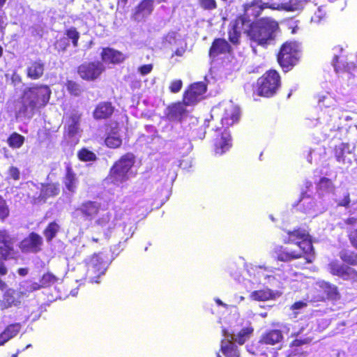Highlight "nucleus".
Listing matches in <instances>:
<instances>
[{
	"mask_svg": "<svg viewBox=\"0 0 357 357\" xmlns=\"http://www.w3.org/2000/svg\"><path fill=\"white\" fill-rule=\"evenodd\" d=\"M52 90L47 84H33L26 88L20 97L21 106L17 111L18 116L31 117L36 111L45 107L50 102Z\"/></svg>",
	"mask_w": 357,
	"mask_h": 357,
	"instance_id": "1",
	"label": "nucleus"
},
{
	"mask_svg": "<svg viewBox=\"0 0 357 357\" xmlns=\"http://www.w3.org/2000/svg\"><path fill=\"white\" fill-rule=\"evenodd\" d=\"M279 29L276 20L271 17H263L254 20L253 26L247 31V37L251 44L267 48L275 43Z\"/></svg>",
	"mask_w": 357,
	"mask_h": 357,
	"instance_id": "2",
	"label": "nucleus"
},
{
	"mask_svg": "<svg viewBox=\"0 0 357 357\" xmlns=\"http://www.w3.org/2000/svg\"><path fill=\"white\" fill-rule=\"evenodd\" d=\"M15 238L6 230H0V289L6 287V282L2 280L8 273L6 261L17 259V251L14 247Z\"/></svg>",
	"mask_w": 357,
	"mask_h": 357,
	"instance_id": "3",
	"label": "nucleus"
},
{
	"mask_svg": "<svg viewBox=\"0 0 357 357\" xmlns=\"http://www.w3.org/2000/svg\"><path fill=\"white\" fill-rule=\"evenodd\" d=\"M282 86V77L275 69L266 70L256 82L254 93L260 97L266 98L275 96Z\"/></svg>",
	"mask_w": 357,
	"mask_h": 357,
	"instance_id": "4",
	"label": "nucleus"
},
{
	"mask_svg": "<svg viewBox=\"0 0 357 357\" xmlns=\"http://www.w3.org/2000/svg\"><path fill=\"white\" fill-rule=\"evenodd\" d=\"M301 54L299 43L294 40H288L280 45L276 54L277 62L282 70L287 73L299 63Z\"/></svg>",
	"mask_w": 357,
	"mask_h": 357,
	"instance_id": "5",
	"label": "nucleus"
},
{
	"mask_svg": "<svg viewBox=\"0 0 357 357\" xmlns=\"http://www.w3.org/2000/svg\"><path fill=\"white\" fill-rule=\"evenodd\" d=\"M286 233L287 236L284 239V243L296 245L301 251L306 255L305 259L307 262L311 263L312 261V257L314 255V248L312 236L309 232L298 227L292 230H287Z\"/></svg>",
	"mask_w": 357,
	"mask_h": 357,
	"instance_id": "6",
	"label": "nucleus"
},
{
	"mask_svg": "<svg viewBox=\"0 0 357 357\" xmlns=\"http://www.w3.org/2000/svg\"><path fill=\"white\" fill-rule=\"evenodd\" d=\"M252 21L247 13L237 15L229 24L227 31L228 39L233 46L238 47L241 43L242 32L247 36V31L253 26Z\"/></svg>",
	"mask_w": 357,
	"mask_h": 357,
	"instance_id": "7",
	"label": "nucleus"
},
{
	"mask_svg": "<svg viewBox=\"0 0 357 357\" xmlns=\"http://www.w3.org/2000/svg\"><path fill=\"white\" fill-rule=\"evenodd\" d=\"M86 278L92 283H98L105 274L107 263L102 253H94L85 260Z\"/></svg>",
	"mask_w": 357,
	"mask_h": 357,
	"instance_id": "8",
	"label": "nucleus"
},
{
	"mask_svg": "<svg viewBox=\"0 0 357 357\" xmlns=\"http://www.w3.org/2000/svg\"><path fill=\"white\" fill-rule=\"evenodd\" d=\"M105 67L100 61H85L77 67V74L80 78L87 82H93L101 76Z\"/></svg>",
	"mask_w": 357,
	"mask_h": 357,
	"instance_id": "9",
	"label": "nucleus"
},
{
	"mask_svg": "<svg viewBox=\"0 0 357 357\" xmlns=\"http://www.w3.org/2000/svg\"><path fill=\"white\" fill-rule=\"evenodd\" d=\"M213 130V151L216 155L227 152L232 146L230 132L226 128L215 126Z\"/></svg>",
	"mask_w": 357,
	"mask_h": 357,
	"instance_id": "10",
	"label": "nucleus"
},
{
	"mask_svg": "<svg viewBox=\"0 0 357 357\" xmlns=\"http://www.w3.org/2000/svg\"><path fill=\"white\" fill-rule=\"evenodd\" d=\"M8 285L3 289L0 298V310L3 311L11 307H18L23 302L24 298H26V291H17L13 288H8Z\"/></svg>",
	"mask_w": 357,
	"mask_h": 357,
	"instance_id": "11",
	"label": "nucleus"
},
{
	"mask_svg": "<svg viewBox=\"0 0 357 357\" xmlns=\"http://www.w3.org/2000/svg\"><path fill=\"white\" fill-rule=\"evenodd\" d=\"M207 85L203 82H197L190 84L183 94V103L185 106L196 105L204 98Z\"/></svg>",
	"mask_w": 357,
	"mask_h": 357,
	"instance_id": "12",
	"label": "nucleus"
},
{
	"mask_svg": "<svg viewBox=\"0 0 357 357\" xmlns=\"http://www.w3.org/2000/svg\"><path fill=\"white\" fill-rule=\"evenodd\" d=\"M313 300L317 302H325L326 301H337L340 298V294L336 285L326 281H321L317 283Z\"/></svg>",
	"mask_w": 357,
	"mask_h": 357,
	"instance_id": "13",
	"label": "nucleus"
},
{
	"mask_svg": "<svg viewBox=\"0 0 357 357\" xmlns=\"http://www.w3.org/2000/svg\"><path fill=\"white\" fill-rule=\"evenodd\" d=\"M328 268L331 275L349 281L351 284L357 283V270L353 267L333 261L328 264Z\"/></svg>",
	"mask_w": 357,
	"mask_h": 357,
	"instance_id": "14",
	"label": "nucleus"
},
{
	"mask_svg": "<svg viewBox=\"0 0 357 357\" xmlns=\"http://www.w3.org/2000/svg\"><path fill=\"white\" fill-rule=\"evenodd\" d=\"M304 331L305 328L302 327L298 331L292 332L290 335V337L292 338V340L290 342L289 347L291 353L294 355H306L307 352L303 351L301 348L303 346L310 345L313 340L312 337L303 333Z\"/></svg>",
	"mask_w": 357,
	"mask_h": 357,
	"instance_id": "15",
	"label": "nucleus"
},
{
	"mask_svg": "<svg viewBox=\"0 0 357 357\" xmlns=\"http://www.w3.org/2000/svg\"><path fill=\"white\" fill-rule=\"evenodd\" d=\"M43 244L42 237L33 231L20 241L19 248L24 253H38L42 250Z\"/></svg>",
	"mask_w": 357,
	"mask_h": 357,
	"instance_id": "16",
	"label": "nucleus"
},
{
	"mask_svg": "<svg viewBox=\"0 0 357 357\" xmlns=\"http://www.w3.org/2000/svg\"><path fill=\"white\" fill-rule=\"evenodd\" d=\"M229 40L224 38H215L211 43L208 50L210 58L215 59L220 55L231 54L234 50Z\"/></svg>",
	"mask_w": 357,
	"mask_h": 357,
	"instance_id": "17",
	"label": "nucleus"
},
{
	"mask_svg": "<svg viewBox=\"0 0 357 357\" xmlns=\"http://www.w3.org/2000/svg\"><path fill=\"white\" fill-rule=\"evenodd\" d=\"M241 116L240 109L238 106L229 103L224 106L223 115L221 118V126L219 128H228L238 122Z\"/></svg>",
	"mask_w": 357,
	"mask_h": 357,
	"instance_id": "18",
	"label": "nucleus"
},
{
	"mask_svg": "<svg viewBox=\"0 0 357 357\" xmlns=\"http://www.w3.org/2000/svg\"><path fill=\"white\" fill-rule=\"evenodd\" d=\"M100 205L96 202L87 201L75 208L74 215L75 217L83 218L84 220L91 221L95 218L100 211Z\"/></svg>",
	"mask_w": 357,
	"mask_h": 357,
	"instance_id": "19",
	"label": "nucleus"
},
{
	"mask_svg": "<svg viewBox=\"0 0 357 357\" xmlns=\"http://www.w3.org/2000/svg\"><path fill=\"white\" fill-rule=\"evenodd\" d=\"M244 13H247L255 18L259 17L263 10L266 8L274 10L276 8L269 3L264 2L263 0H252L243 6Z\"/></svg>",
	"mask_w": 357,
	"mask_h": 357,
	"instance_id": "20",
	"label": "nucleus"
},
{
	"mask_svg": "<svg viewBox=\"0 0 357 357\" xmlns=\"http://www.w3.org/2000/svg\"><path fill=\"white\" fill-rule=\"evenodd\" d=\"M115 111V107L110 101H101L98 103L92 112L94 119L97 121L110 119Z\"/></svg>",
	"mask_w": 357,
	"mask_h": 357,
	"instance_id": "21",
	"label": "nucleus"
},
{
	"mask_svg": "<svg viewBox=\"0 0 357 357\" xmlns=\"http://www.w3.org/2000/svg\"><path fill=\"white\" fill-rule=\"evenodd\" d=\"M274 254L275 259L282 262H289L306 257L301 251L290 250L282 245L276 247Z\"/></svg>",
	"mask_w": 357,
	"mask_h": 357,
	"instance_id": "22",
	"label": "nucleus"
},
{
	"mask_svg": "<svg viewBox=\"0 0 357 357\" xmlns=\"http://www.w3.org/2000/svg\"><path fill=\"white\" fill-rule=\"evenodd\" d=\"M154 9V0H142L135 7L132 19L135 22L144 20L151 15Z\"/></svg>",
	"mask_w": 357,
	"mask_h": 357,
	"instance_id": "23",
	"label": "nucleus"
},
{
	"mask_svg": "<svg viewBox=\"0 0 357 357\" xmlns=\"http://www.w3.org/2000/svg\"><path fill=\"white\" fill-rule=\"evenodd\" d=\"M100 56L103 62L114 65L123 63L127 58L122 52L112 47L102 48Z\"/></svg>",
	"mask_w": 357,
	"mask_h": 357,
	"instance_id": "24",
	"label": "nucleus"
},
{
	"mask_svg": "<svg viewBox=\"0 0 357 357\" xmlns=\"http://www.w3.org/2000/svg\"><path fill=\"white\" fill-rule=\"evenodd\" d=\"M281 295L282 293L279 291H273L269 288H264L253 291L250 294V298L255 301H267L279 298Z\"/></svg>",
	"mask_w": 357,
	"mask_h": 357,
	"instance_id": "25",
	"label": "nucleus"
},
{
	"mask_svg": "<svg viewBox=\"0 0 357 357\" xmlns=\"http://www.w3.org/2000/svg\"><path fill=\"white\" fill-rule=\"evenodd\" d=\"M135 162V155L132 153L128 152L121 155L112 165L123 172L125 174H129Z\"/></svg>",
	"mask_w": 357,
	"mask_h": 357,
	"instance_id": "26",
	"label": "nucleus"
},
{
	"mask_svg": "<svg viewBox=\"0 0 357 357\" xmlns=\"http://www.w3.org/2000/svg\"><path fill=\"white\" fill-rule=\"evenodd\" d=\"M129 179V174H125L114 166H112L109 173L105 178L107 182L110 184L119 186Z\"/></svg>",
	"mask_w": 357,
	"mask_h": 357,
	"instance_id": "27",
	"label": "nucleus"
},
{
	"mask_svg": "<svg viewBox=\"0 0 357 357\" xmlns=\"http://www.w3.org/2000/svg\"><path fill=\"white\" fill-rule=\"evenodd\" d=\"M59 183H47L41 185L39 201L45 202L48 198L57 196L60 192Z\"/></svg>",
	"mask_w": 357,
	"mask_h": 357,
	"instance_id": "28",
	"label": "nucleus"
},
{
	"mask_svg": "<svg viewBox=\"0 0 357 357\" xmlns=\"http://www.w3.org/2000/svg\"><path fill=\"white\" fill-rule=\"evenodd\" d=\"M44 71V63L40 59H38L30 63L29 66L26 68V74L28 78L36 80L43 77Z\"/></svg>",
	"mask_w": 357,
	"mask_h": 357,
	"instance_id": "29",
	"label": "nucleus"
},
{
	"mask_svg": "<svg viewBox=\"0 0 357 357\" xmlns=\"http://www.w3.org/2000/svg\"><path fill=\"white\" fill-rule=\"evenodd\" d=\"M21 328L22 325L20 323H13L8 325L0 333V347L17 336Z\"/></svg>",
	"mask_w": 357,
	"mask_h": 357,
	"instance_id": "30",
	"label": "nucleus"
},
{
	"mask_svg": "<svg viewBox=\"0 0 357 357\" xmlns=\"http://www.w3.org/2000/svg\"><path fill=\"white\" fill-rule=\"evenodd\" d=\"M283 335L280 330L271 329L264 333L260 337L259 343L263 344L275 345L280 342Z\"/></svg>",
	"mask_w": 357,
	"mask_h": 357,
	"instance_id": "31",
	"label": "nucleus"
},
{
	"mask_svg": "<svg viewBox=\"0 0 357 357\" xmlns=\"http://www.w3.org/2000/svg\"><path fill=\"white\" fill-rule=\"evenodd\" d=\"M77 181L76 174L72 167L69 165L67 166L66 168V174L63 178V183L69 192L73 193L75 192Z\"/></svg>",
	"mask_w": 357,
	"mask_h": 357,
	"instance_id": "32",
	"label": "nucleus"
},
{
	"mask_svg": "<svg viewBox=\"0 0 357 357\" xmlns=\"http://www.w3.org/2000/svg\"><path fill=\"white\" fill-rule=\"evenodd\" d=\"M220 351L225 357H240L238 347L231 340H222Z\"/></svg>",
	"mask_w": 357,
	"mask_h": 357,
	"instance_id": "33",
	"label": "nucleus"
},
{
	"mask_svg": "<svg viewBox=\"0 0 357 357\" xmlns=\"http://www.w3.org/2000/svg\"><path fill=\"white\" fill-rule=\"evenodd\" d=\"M349 147V144L345 142H342L335 146L333 153L335 158L338 162L342 164L345 162V155L351 153Z\"/></svg>",
	"mask_w": 357,
	"mask_h": 357,
	"instance_id": "34",
	"label": "nucleus"
},
{
	"mask_svg": "<svg viewBox=\"0 0 357 357\" xmlns=\"http://www.w3.org/2000/svg\"><path fill=\"white\" fill-rule=\"evenodd\" d=\"M80 119L81 115L78 114H73L69 116L66 128L68 135L73 136L77 132Z\"/></svg>",
	"mask_w": 357,
	"mask_h": 357,
	"instance_id": "35",
	"label": "nucleus"
},
{
	"mask_svg": "<svg viewBox=\"0 0 357 357\" xmlns=\"http://www.w3.org/2000/svg\"><path fill=\"white\" fill-rule=\"evenodd\" d=\"M339 256L346 265L357 266V253L354 251L343 250L340 252Z\"/></svg>",
	"mask_w": 357,
	"mask_h": 357,
	"instance_id": "36",
	"label": "nucleus"
},
{
	"mask_svg": "<svg viewBox=\"0 0 357 357\" xmlns=\"http://www.w3.org/2000/svg\"><path fill=\"white\" fill-rule=\"evenodd\" d=\"M105 144L109 149H118L122 144V139L116 131L109 133L105 139Z\"/></svg>",
	"mask_w": 357,
	"mask_h": 357,
	"instance_id": "37",
	"label": "nucleus"
},
{
	"mask_svg": "<svg viewBox=\"0 0 357 357\" xmlns=\"http://www.w3.org/2000/svg\"><path fill=\"white\" fill-rule=\"evenodd\" d=\"M24 137L17 132H13L7 139L8 146L12 149H20L24 143Z\"/></svg>",
	"mask_w": 357,
	"mask_h": 357,
	"instance_id": "38",
	"label": "nucleus"
},
{
	"mask_svg": "<svg viewBox=\"0 0 357 357\" xmlns=\"http://www.w3.org/2000/svg\"><path fill=\"white\" fill-rule=\"evenodd\" d=\"M185 112L186 109L184 107L183 102L173 103L169 107V115L171 117H181L185 113Z\"/></svg>",
	"mask_w": 357,
	"mask_h": 357,
	"instance_id": "39",
	"label": "nucleus"
},
{
	"mask_svg": "<svg viewBox=\"0 0 357 357\" xmlns=\"http://www.w3.org/2000/svg\"><path fill=\"white\" fill-rule=\"evenodd\" d=\"M67 40H70L74 47H77L79 45V39L80 37L79 32L74 26L66 29L64 31Z\"/></svg>",
	"mask_w": 357,
	"mask_h": 357,
	"instance_id": "40",
	"label": "nucleus"
},
{
	"mask_svg": "<svg viewBox=\"0 0 357 357\" xmlns=\"http://www.w3.org/2000/svg\"><path fill=\"white\" fill-rule=\"evenodd\" d=\"M77 158L82 162H94L97 160L96 153L86 148H82L77 152Z\"/></svg>",
	"mask_w": 357,
	"mask_h": 357,
	"instance_id": "41",
	"label": "nucleus"
},
{
	"mask_svg": "<svg viewBox=\"0 0 357 357\" xmlns=\"http://www.w3.org/2000/svg\"><path fill=\"white\" fill-rule=\"evenodd\" d=\"M332 63L336 73H339L347 67V56L343 54L335 55Z\"/></svg>",
	"mask_w": 357,
	"mask_h": 357,
	"instance_id": "42",
	"label": "nucleus"
},
{
	"mask_svg": "<svg viewBox=\"0 0 357 357\" xmlns=\"http://www.w3.org/2000/svg\"><path fill=\"white\" fill-rule=\"evenodd\" d=\"M299 203L302 205L303 211L305 213H310L312 215H315L316 213L314 209L315 202L309 197L302 198L299 200Z\"/></svg>",
	"mask_w": 357,
	"mask_h": 357,
	"instance_id": "43",
	"label": "nucleus"
},
{
	"mask_svg": "<svg viewBox=\"0 0 357 357\" xmlns=\"http://www.w3.org/2000/svg\"><path fill=\"white\" fill-rule=\"evenodd\" d=\"M59 278L50 272L44 273L40 279L43 288L50 287L56 284Z\"/></svg>",
	"mask_w": 357,
	"mask_h": 357,
	"instance_id": "44",
	"label": "nucleus"
},
{
	"mask_svg": "<svg viewBox=\"0 0 357 357\" xmlns=\"http://www.w3.org/2000/svg\"><path fill=\"white\" fill-rule=\"evenodd\" d=\"M65 86L68 92L73 96L77 97L82 93V89L79 83L73 80H67Z\"/></svg>",
	"mask_w": 357,
	"mask_h": 357,
	"instance_id": "45",
	"label": "nucleus"
},
{
	"mask_svg": "<svg viewBox=\"0 0 357 357\" xmlns=\"http://www.w3.org/2000/svg\"><path fill=\"white\" fill-rule=\"evenodd\" d=\"M326 19V11L323 6H320L317 8V10L314 13V14L311 17V22L316 24H320L323 22H325Z\"/></svg>",
	"mask_w": 357,
	"mask_h": 357,
	"instance_id": "46",
	"label": "nucleus"
},
{
	"mask_svg": "<svg viewBox=\"0 0 357 357\" xmlns=\"http://www.w3.org/2000/svg\"><path fill=\"white\" fill-rule=\"evenodd\" d=\"M60 229L59 225H48L43 231L47 242H51Z\"/></svg>",
	"mask_w": 357,
	"mask_h": 357,
	"instance_id": "47",
	"label": "nucleus"
},
{
	"mask_svg": "<svg viewBox=\"0 0 357 357\" xmlns=\"http://www.w3.org/2000/svg\"><path fill=\"white\" fill-rule=\"evenodd\" d=\"M10 215V210L6 201L0 195V221L3 222Z\"/></svg>",
	"mask_w": 357,
	"mask_h": 357,
	"instance_id": "48",
	"label": "nucleus"
},
{
	"mask_svg": "<svg viewBox=\"0 0 357 357\" xmlns=\"http://www.w3.org/2000/svg\"><path fill=\"white\" fill-rule=\"evenodd\" d=\"M137 227L135 225H123L122 227V238L127 241L128 238L132 237Z\"/></svg>",
	"mask_w": 357,
	"mask_h": 357,
	"instance_id": "49",
	"label": "nucleus"
},
{
	"mask_svg": "<svg viewBox=\"0 0 357 357\" xmlns=\"http://www.w3.org/2000/svg\"><path fill=\"white\" fill-rule=\"evenodd\" d=\"M55 48L59 52H65L67 48L69 47V43L67 40V38L66 37L60 38L59 39L56 40L55 42Z\"/></svg>",
	"mask_w": 357,
	"mask_h": 357,
	"instance_id": "50",
	"label": "nucleus"
},
{
	"mask_svg": "<svg viewBox=\"0 0 357 357\" xmlns=\"http://www.w3.org/2000/svg\"><path fill=\"white\" fill-rule=\"evenodd\" d=\"M252 329H250L248 328H243L240 331V332L237 335V337L236 340L240 344H243L245 342V337L252 333Z\"/></svg>",
	"mask_w": 357,
	"mask_h": 357,
	"instance_id": "51",
	"label": "nucleus"
},
{
	"mask_svg": "<svg viewBox=\"0 0 357 357\" xmlns=\"http://www.w3.org/2000/svg\"><path fill=\"white\" fill-rule=\"evenodd\" d=\"M199 6L204 10H214L217 8L215 0H198Z\"/></svg>",
	"mask_w": 357,
	"mask_h": 357,
	"instance_id": "52",
	"label": "nucleus"
},
{
	"mask_svg": "<svg viewBox=\"0 0 357 357\" xmlns=\"http://www.w3.org/2000/svg\"><path fill=\"white\" fill-rule=\"evenodd\" d=\"M183 87V82L181 79L172 80L169 86V91L173 93H178Z\"/></svg>",
	"mask_w": 357,
	"mask_h": 357,
	"instance_id": "53",
	"label": "nucleus"
},
{
	"mask_svg": "<svg viewBox=\"0 0 357 357\" xmlns=\"http://www.w3.org/2000/svg\"><path fill=\"white\" fill-rule=\"evenodd\" d=\"M351 245L357 250V229L351 230L348 234Z\"/></svg>",
	"mask_w": 357,
	"mask_h": 357,
	"instance_id": "54",
	"label": "nucleus"
},
{
	"mask_svg": "<svg viewBox=\"0 0 357 357\" xmlns=\"http://www.w3.org/2000/svg\"><path fill=\"white\" fill-rule=\"evenodd\" d=\"M8 174L10 177L13 180L17 181L20 179V173L17 167L11 166L8 169Z\"/></svg>",
	"mask_w": 357,
	"mask_h": 357,
	"instance_id": "55",
	"label": "nucleus"
},
{
	"mask_svg": "<svg viewBox=\"0 0 357 357\" xmlns=\"http://www.w3.org/2000/svg\"><path fill=\"white\" fill-rule=\"evenodd\" d=\"M350 203H351L350 194H349V192H347L344 194V197L341 200H340L337 204L338 206L349 207L350 205Z\"/></svg>",
	"mask_w": 357,
	"mask_h": 357,
	"instance_id": "56",
	"label": "nucleus"
},
{
	"mask_svg": "<svg viewBox=\"0 0 357 357\" xmlns=\"http://www.w3.org/2000/svg\"><path fill=\"white\" fill-rule=\"evenodd\" d=\"M40 289H43L40 282H33L31 284L27 287V289L24 291H26V297H28V293L39 290Z\"/></svg>",
	"mask_w": 357,
	"mask_h": 357,
	"instance_id": "57",
	"label": "nucleus"
},
{
	"mask_svg": "<svg viewBox=\"0 0 357 357\" xmlns=\"http://www.w3.org/2000/svg\"><path fill=\"white\" fill-rule=\"evenodd\" d=\"M153 69L152 64H145L139 68V72L142 75H148Z\"/></svg>",
	"mask_w": 357,
	"mask_h": 357,
	"instance_id": "58",
	"label": "nucleus"
},
{
	"mask_svg": "<svg viewBox=\"0 0 357 357\" xmlns=\"http://www.w3.org/2000/svg\"><path fill=\"white\" fill-rule=\"evenodd\" d=\"M331 100V98L329 97V96H321V97H319V99H318V104L319 105L320 107L321 108H328V107H330L331 105L330 104H325V100Z\"/></svg>",
	"mask_w": 357,
	"mask_h": 357,
	"instance_id": "59",
	"label": "nucleus"
},
{
	"mask_svg": "<svg viewBox=\"0 0 357 357\" xmlns=\"http://www.w3.org/2000/svg\"><path fill=\"white\" fill-rule=\"evenodd\" d=\"M307 305V303L302 301H296L295 303H294L291 307V310H299V309H301L304 307H305Z\"/></svg>",
	"mask_w": 357,
	"mask_h": 357,
	"instance_id": "60",
	"label": "nucleus"
},
{
	"mask_svg": "<svg viewBox=\"0 0 357 357\" xmlns=\"http://www.w3.org/2000/svg\"><path fill=\"white\" fill-rule=\"evenodd\" d=\"M17 273L20 275V276H26L28 273H29V268H26V267H24V268H19L17 271Z\"/></svg>",
	"mask_w": 357,
	"mask_h": 357,
	"instance_id": "61",
	"label": "nucleus"
},
{
	"mask_svg": "<svg viewBox=\"0 0 357 357\" xmlns=\"http://www.w3.org/2000/svg\"><path fill=\"white\" fill-rule=\"evenodd\" d=\"M11 80H12L13 83L16 84L20 83L22 82V78L19 75L14 73L12 75Z\"/></svg>",
	"mask_w": 357,
	"mask_h": 357,
	"instance_id": "62",
	"label": "nucleus"
},
{
	"mask_svg": "<svg viewBox=\"0 0 357 357\" xmlns=\"http://www.w3.org/2000/svg\"><path fill=\"white\" fill-rule=\"evenodd\" d=\"M319 183H324V184H328V183H331V179H329L328 178L321 177L319 180Z\"/></svg>",
	"mask_w": 357,
	"mask_h": 357,
	"instance_id": "63",
	"label": "nucleus"
},
{
	"mask_svg": "<svg viewBox=\"0 0 357 357\" xmlns=\"http://www.w3.org/2000/svg\"><path fill=\"white\" fill-rule=\"evenodd\" d=\"M5 26L6 24H4L3 18L1 16H0V32L3 31V30L5 29Z\"/></svg>",
	"mask_w": 357,
	"mask_h": 357,
	"instance_id": "64",
	"label": "nucleus"
}]
</instances>
